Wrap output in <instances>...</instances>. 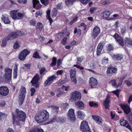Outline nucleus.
<instances>
[{"label": "nucleus", "mask_w": 132, "mask_h": 132, "mask_svg": "<svg viewBox=\"0 0 132 132\" xmlns=\"http://www.w3.org/2000/svg\"><path fill=\"white\" fill-rule=\"evenodd\" d=\"M49 116V113L46 110H43L35 115V118L37 123H40L47 120Z\"/></svg>", "instance_id": "1"}, {"label": "nucleus", "mask_w": 132, "mask_h": 132, "mask_svg": "<svg viewBox=\"0 0 132 132\" xmlns=\"http://www.w3.org/2000/svg\"><path fill=\"white\" fill-rule=\"evenodd\" d=\"M15 111V117L20 121H24L26 117L25 113L23 111L20 110L19 109H16Z\"/></svg>", "instance_id": "2"}, {"label": "nucleus", "mask_w": 132, "mask_h": 132, "mask_svg": "<svg viewBox=\"0 0 132 132\" xmlns=\"http://www.w3.org/2000/svg\"><path fill=\"white\" fill-rule=\"evenodd\" d=\"M26 93V89L24 86H21L20 90L19 95V104L21 105L23 103Z\"/></svg>", "instance_id": "3"}, {"label": "nucleus", "mask_w": 132, "mask_h": 132, "mask_svg": "<svg viewBox=\"0 0 132 132\" xmlns=\"http://www.w3.org/2000/svg\"><path fill=\"white\" fill-rule=\"evenodd\" d=\"M24 34V32L23 31H13L10 32L6 37L8 40H10L16 39L18 36H23Z\"/></svg>", "instance_id": "4"}, {"label": "nucleus", "mask_w": 132, "mask_h": 132, "mask_svg": "<svg viewBox=\"0 0 132 132\" xmlns=\"http://www.w3.org/2000/svg\"><path fill=\"white\" fill-rule=\"evenodd\" d=\"M10 15L12 18L14 20L22 19L24 17L25 13L20 12L17 13L16 11H11Z\"/></svg>", "instance_id": "5"}, {"label": "nucleus", "mask_w": 132, "mask_h": 132, "mask_svg": "<svg viewBox=\"0 0 132 132\" xmlns=\"http://www.w3.org/2000/svg\"><path fill=\"white\" fill-rule=\"evenodd\" d=\"M40 80L39 76L37 73H36L33 77L30 83L31 84L32 86L36 88L39 87V83L38 81Z\"/></svg>", "instance_id": "6"}, {"label": "nucleus", "mask_w": 132, "mask_h": 132, "mask_svg": "<svg viewBox=\"0 0 132 132\" xmlns=\"http://www.w3.org/2000/svg\"><path fill=\"white\" fill-rule=\"evenodd\" d=\"M30 52V51L27 49L23 50L19 53L18 56V59L21 61L24 60Z\"/></svg>", "instance_id": "7"}, {"label": "nucleus", "mask_w": 132, "mask_h": 132, "mask_svg": "<svg viewBox=\"0 0 132 132\" xmlns=\"http://www.w3.org/2000/svg\"><path fill=\"white\" fill-rule=\"evenodd\" d=\"M80 129L83 132H91L88 123L86 121L81 122Z\"/></svg>", "instance_id": "8"}, {"label": "nucleus", "mask_w": 132, "mask_h": 132, "mask_svg": "<svg viewBox=\"0 0 132 132\" xmlns=\"http://www.w3.org/2000/svg\"><path fill=\"white\" fill-rule=\"evenodd\" d=\"M117 69L116 67L111 66L108 67L106 71V73L108 76L109 77L112 76L116 74L117 71Z\"/></svg>", "instance_id": "9"}, {"label": "nucleus", "mask_w": 132, "mask_h": 132, "mask_svg": "<svg viewBox=\"0 0 132 132\" xmlns=\"http://www.w3.org/2000/svg\"><path fill=\"white\" fill-rule=\"evenodd\" d=\"M66 121V118L65 117L56 116L54 117L50 122L51 123L56 122L57 123H63L65 122Z\"/></svg>", "instance_id": "10"}, {"label": "nucleus", "mask_w": 132, "mask_h": 132, "mask_svg": "<svg viewBox=\"0 0 132 132\" xmlns=\"http://www.w3.org/2000/svg\"><path fill=\"white\" fill-rule=\"evenodd\" d=\"M113 37L115 39L116 41L118 43L119 45L123 47L124 46L123 40L122 38L119 36L117 33H116L113 36Z\"/></svg>", "instance_id": "11"}, {"label": "nucleus", "mask_w": 132, "mask_h": 132, "mask_svg": "<svg viewBox=\"0 0 132 132\" xmlns=\"http://www.w3.org/2000/svg\"><path fill=\"white\" fill-rule=\"evenodd\" d=\"M71 95V99L73 101H75L78 100H80L81 99V93L78 91L72 92Z\"/></svg>", "instance_id": "12"}, {"label": "nucleus", "mask_w": 132, "mask_h": 132, "mask_svg": "<svg viewBox=\"0 0 132 132\" xmlns=\"http://www.w3.org/2000/svg\"><path fill=\"white\" fill-rule=\"evenodd\" d=\"M9 90L8 88L4 86L0 87V95L5 96L8 94Z\"/></svg>", "instance_id": "13"}, {"label": "nucleus", "mask_w": 132, "mask_h": 132, "mask_svg": "<svg viewBox=\"0 0 132 132\" xmlns=\"http://www.w3.org/2000/svg\"><path fill=\"white\" fill-rule=\"evenodd\" d=\"M56 76L55 75H52V76L48 78L46 81H45L44 85L45 86L50 85L51 84L56 78Z\"/></svg>", "instance_id": "14"}, {"label": "nucleus", "mask_w": 132, "mask_h": 132, "mask_svg": "<svg viewBox=\"0 0 132 132\" xmlns=\"http://www.w3.org/2000/svg\"><path fill=\"white\" fill-rule=\"evenodd\" d=\"M100 29L98 26H96L94 27L92 35L94 39H95L100 33Z\"/></svg>", "instance_id": "15"}, {"label": "nucleus", "mask_w": 132, "mask_h": 132, "mask_svg": "<svg viewBox=\"0 0 132 132\" xmlns=\"http://www.w3.org/2000/svg\"><path fill=\"white\" fill-rule=\"evenodd\" d=\"M120 123L121 126L126 127L130 131L132 130L131 127L126 120L121 119L120 120Z\"/></svg>", "instance_id": "16"}, {"label": "nucleus", "mask_w": 132, "mask_h": 132, "mask_svg": "<svg viewBox=\"0 0 132 132\" xmlns=\"http://www.w3.org/2000/svg\"><path fill=\"white\" fill-rule=\"evenodd\" d=\"M68 116L69 117V119L71 121L74 122L75 121L76 118L74 110L73 109H69L68 113Z\"/></svg>", "instance_id": "17"}, {"label": "nucleus", "mask_w": 132, "mask_h": 132, "mask_svg": "<svg viewBox=\"0 0 132 132\" xmlns=\"http://www.w3.org/2000/svg\"><path fill=\"white\" fill-rule=\"evenodd\" d=\"M120 106L123 110L124 113L128 114L131 112L130 107L127 104H121Z\"/></svg>", "instance_id": "18"}, {"label": "nucleus", "mask_w": 132, "mask_h": 132, "mask_svg": "<svg viewBox=\"0 0 132 132\" xmlns=\"http://www.w3.org/2000/svg\"><path fill=\"white\" fill-rule=\"evenodd\" d=\"M104 46V42L103 41H101L98 44L97 47L96 55L99 56L101 53Z\"/></svg>", "instance_id": "19"}, {"label": "nucleus", "mask_w": 132, "mask_h": 132, "mask_svg": "<svg viewBox=\"0 0 132 132\" xmlns=\"http://www.w3.org/2000/svg\"><path fill=\"white\" fill-rule=\"evenodd\" d=\"M97 79L93 77H91L89 80V84L91 88H95V86L97 84Z\"/></svg>", "instance_id": "20"}, {"label": "nucleus", "mask_w": 132, "mask_h": 132, "mask_svg": "<svg viewBox=\"0 0 132 132\" xmlns=\"http://www.w3.org/2000/svg\"><path fill=\"white\" fill-rule=\"evenodd\" d=\"M70 76L72 81L75 84H77V82L75 76L76 71L75 70L71 69L70 71Z\"/></svg>", "instance_id": "21"}, {"label": "nucleus", "mask_w": 132, "mask_h": 132, "mask_svg": "<svg viewBox=\"0 0 132 132\" xmlns=\"http://www.w3.org/2000/svg\"><path fill=\"white\" fill-rule=\"evenodd\" d=\"M110 98V96L107 95L106 99L103 102V105L106 109H109V107L111 101Z\"/></svg>", "instance_id": "22"}, {"label": "nucleus", "mask_w": 132, "mask_h": 132, "mask_svg": "<svg viewBox=\"0 0 132 132\" xmlns=\"http://www.w3.org/2000/svg\"><path fill=\"white\" fill-rule=\"evenodd\" d=\"M1 19L5 24H10L11 22L9 18V15L6 14L3 15L2 17L1 18Z\"/></svg>", "instance_id": "23"}, {"label": "nucleus", "mask_w": 132, "mask_h": 132, "mask_svg": "<svg viewBox=\"0 0 132 132\" xmlns=\"http://www.w3.org/2000/svg\"><path fill=\"white\" fill-rule=\"evenodd\" d=\"M33 7L36 9H39L41 8L42 5L38 0H32Z\"/></svg>", "instance_id": "24"}, {"label": "nucleus", "mask_w": 132, "mask_h": 132, "mask_svg": "<svg viewBox=\"0 0 132 132\" xmlns=\"http://www.w3.org/2000/svg\"><path fill=\"white\" fill-rule=\"evenodd\" d=\"M12 74H7V73H5L4 75V78L6 82L9 83L11 80Z\"/></svg>", "instance_id": "25"}, {"label": "nucleus", "mask_w": 132, "mask_h": 132, "mask_svg": "<svg viewBox=\"0 0 132 132\" xmlns=\"http://www.w3.org/2000/svg\"><path fill=\"white\" fill-rule=\"evenodd\" d=\"M29 132H44V131L41 127H36L30 129Z\"/></svg>", "instance_id": "26"}, {"label": "nucleus", "mask_w": 132, "mask_h": 132, "mask_svg": "<svg viewBox=\"0 0 132 132\" xmlns=\"http://www.w3.org/2000/svg\"><path fill=\"white\" fill-rule=\"evenodd\" d=\"M75 105L79 109L81 110L84 108V104L83 102L78 101L76 103Z\"/></svg>", "instance_id": "27"}, {"label": "nucleus", "mask_w": 132, "mask_h": 132, "mask_svg": "<svg viewBox=\"0 0 132 132\" xmlns=\"http://www.w3.org/2000/svg\"><path fill=\"white\" fill-rule=\"evenodd\" d=\"M92 118L98 123L101 124L102 123V119L99 116L94 115L92 116Z\"/></svg>", "instance_id": "28"}, {"label": "nucleus", "mask_w": 132, "mask_h": 132, "mask_svg": "<svg viewBox=\"0 0 132 132\" xmlns=\"http://www.w3.org/2000/svg\"><path fill=\"white\" fill-rule=\"evenodd\" d=\"M77 115L78 118L81 120L84 119L85 117V115L84 112L80 111H78L77 112Z\"/></svg>", "instance_id": "29"}, {"label": "nucleus", "mask_w": 132, "mask_h": 132, "mask_svg": "<svg viewBox=\"0 0 132 132\" xmlns=\"http://www.w3.org/2000/svg\"><path fill=\"white\" fill-rule=\"evenodd\" d=\"M111 14L110 12L108 10L104 11L101 14V15L104 18H107L109 17Z\"/></svg>", "instance_id": "30"}, {"label": "nucleus", "mask_w": 132, "mask_h": 132, "mask_svg": "<svg viewBox=\"0 0 132 132\" xmlns=\"http://www.w3.org/2000/svg\"><path fill=\"white\" fill-rule=\"evenodd\" d=\"M125 45L128 47L132 46V41L128 38L125 39Z\"/></svg>", "instance_id": "31"}, {"label": "nucleus", "mask_w": 132, "mask_h": 132, "mask_svg": "<svg viewBox=\"0 0 132 132\" xmlns=\"http://www.w3.org/2000/svg\"><path fill=\"white\" fill-rule=\"evenodd\" d=\"M113 58L114 59H116L117 60H121L123 58V56L121 54H114L113 56Z\"/></svg>", "instance_id": "32"}, {"label": "nucleus", "mask_w": 132, "mask_h": 132, "mask_svg": "<svg viewBox=\"0 0 132 132\" xmlns=\"http://www.w3.org/2000/svg\"><path fill=\"white\" fill-rule=\"evenodd\" d=\"M43 24L42 23L38 22L37 23L36 28L37 30L41 31L43 29Z\"/></svg>", "instance_id": "33"}, {"label": "nucleus", "mask_w": 132, "mask_h": 132, "mask_svg": "<svg viewBox=\"0 0 132 132\" xmlns=\"http://www.w3.org/2000/svg\"><path fill=\"white\" fill-rule=\"evenodd\" d=\"M17 69L18 65L16 64H15L14 65L13 69V78L14 79H15L17 78Z\"/></svg>", "instance_id": "34"}, {"label": "nucleus", "mask_w": 132, "mask_h": 132, "mask_svg": "<svg viewBox=\"0 0 132 132\" xmlns=\"http://www.w3.org/2000/svg\"><path fill=\"white\" fill-rule=\"evenodd\" d=\"M113 44H109L107 45V46L106 47V49L107 51L110 52L111 51H113L114 49V46Z\"/></svg>", "instance_id": "35"}, {"label": "nucleus", "mask_w": 132, "mask_h": 132, "mask_svg": "<svg viewBox=\"0 0 132 132\" xmlns=\"http://www.w3.org/2000/svg\"><path fill=\"white\" fill-rule=\"evenodd\" d=\"M9 40H8V38L6 37L4 38L2 40V42L1 45V47H5L7 43L6 42Z\"/></svg>", "instance_id": "36"}, {"label": "nucleus", "mask_w": 132, "mask_h": 132, "mask_svg": "<svg viewBox=\"0 0 132 132\" xmlns=\"http://www.w3.org/2000/svg\"><path fill=\"white\" fill-rule=\"evenodd\" d=\"M76 1V0H66L65 3L67 6H68L69 5H73Z\"/></svg>", "instance_id": "37"}, {"label": "nucleus", "mask_w": 132, "mask_h": 132, "mask_svg": "<svg viewBox=\"0 0 132 132\" xmlns=\"http://www.w3.org/2000/svg\"><path fill=\"white\" fill-rule=\"evenodd\" d=\"M52 16L53 18H54L56 16L57 13V11L56 8H54L52 11Z\"/></svg>", "instance_id": "38"}, {"label": "nucleus", "mask_w": 132, "mask_h": 132, "mask_svg": "<svg viewBox=\"0 0 132 132\" xmlns=\"http://www.w3.org/2000/svg\"><path fill=\"white\" fill-rule=\"evenodd\" d=\"M32 57L36 59H39L41 58V57L39 56V54L37 51L35 52L34 53Z\"/></svg>", "instance_id": "39"}, {"label": "nucleus", "mask_w": 132, "mask_h": 132, "mask_svg": "<svg viewBox=\"0 0 132 132\" xmlns=\"http://www.w3.org/2000/svg\"><path fill=\"white\" fill-rule=\"evenodd\" d=\"M16 118L15 117V116L13 115L12 118L13 124H14L15 123L16 125H19L20 124L19 121H20L18 119V120L16 121L15 119Z\"/></svg>", "instance_id": "40"}, {"label": "nucleus", "mask_w": 132, "mask_h": 132, "mask_svg": "<svg viewBox=\"0 0 132 132\" xmlns=\"http://www.w3.org/2000/svg\"><path fill=\"white\" fill-rule=\"evenodd\" d=\"M56 58L55 57H53L52 60V62L50 64V66L52 67H53L55 66L56 64Z\"/></svg>", "instance_id": "41"}, {"label": "nucleus", "mask_w": 132, "mask_h": 132, "mask_svg": "<svg viewBox=\"0 0 132 132\" xmlns=\"http://www.w3.org/2000/svg\"><path fill=\"white\" fill-rule=\"evenodd\" d=\"M41 3L47 6L49 3L50 0H40Z\"/></svg>", "instance_id": "42"}, {"label": "nucleus", "mask_w": 132, "mask_h": 132, "mask_svg": "<svg viewBox=\"0 0 132 132\" xmlns=\"http://www.w3.org/2000/svg\"><path fill=\"white\" fill-rule=\"evenodd\" d=\"M89 106L90 107L97 108L98 106V104L93 102H90L89 103Z\"/></svg>", "instance_id": "43"}, {"label": "nucleus", "mask_w": 132, "mask_h": 132, "mask_svg": "<svg viewBox=\"0 0 132 132\" xmlns=\"http://www.w3.org/2000/svg\"><path fill=\"white\" fill-rule=\"evenodd\" d=\"M5 73L12 75V69L8 68H6L4 69Z\"/></svg>", "instance_id": "44"}, {"label": "nucleus", "mask_w": 132, "mask_h": 132, "mask_svg": "<svg viewBox=\"0 0 132 132\" xmlns=\"http://www.w3.org/2000/svg\"><path fill=\"white\" fill-rule=\"evenodd\" d=\"M31 63L27 64L25 63L23 65V69H26L28 70H29L30 69L31 66Z\"/></svg>", "instance_id": "45"}, {"label": "nucleus", "mask_w": 132, "mask_h": 132, "mask_svg": "<svg viewBox=\"0 0 132 132\" xmlns=\"http://www.w3.org/2000/svg\"><path fill=\"white\" fill-rule=\"evenodd\" d=\"M30 25L31 26H35L36 24V21L34 19H32L30 20L29 21Z\"/></svg>", "instance_id": "46"}, {"label": "nucleus", "mask_w": 132, "mask_h": 132, "mask_svg": "<svg viewBox=\"0 0 132 132\" xmlns=\"http://www.w3.org/2000/svg\"><path fill=\"white\" fill-rule=\"evenodd\" d=\"M63 35L60 33V32H59L57 35L56 39L59 40H60L63 37Z\"/></svg>", "instance_id": "47"}, {"label": "nucleus", "mask_w": 132, "mask_h": 132, "mask_svg": "<svg viewBox=\"0 0 132 132\" xmlns=\"http://www.w3.org/2000/svg\"><path fill=\"white\" fill-rule=\"evenodd\" d=\"M62 2L59 3L56 5V8L60 10L63 9V6L62 5Z\"/></svg>", "instance_id": "48"}, {"label": "nucleus", "mask_w": 132, "mask_h": 132, "mask_svg": "<svg viewBox=\"0 0 132 132\" xmlns=\"http://www.w3.org/2000/svg\"><path fill=\"white\" fill-rule=\"evenodd\" d=\"M81 29H78H78L77 28H75L74 32V33L75 34L77 33V34H79V35H81Z\"/></svg>", "instance_id": "49"}, {"label": "nucleus", "mask_w": 132, "mask_h": 132, "mask_svg": "<svg viewBox=\"0 0 132 132\" xmlns=\"http://www.w3.org/2000/svg\"><path fill=\"white\" fill-rule=\"evenodd\" d=\"M30 91L31 92L30 95L32 96L34 95L36 90L35 88L32 87L30 88Z\"/></svg>", "instance_id": "50"}, {"label": "nucleus", "mask_w": 132, "mask_h": 132, "mask_svg": "<svg viewBox=\"0 0 132 132\" xmlns=\"http://www.w3.org/2000/svg\"><path fill=\"white\" fill-rule=\"evenodd\" d=\"M67 37H65L62 40L61 43L63 45H65L67 43Z\"/></svg>", "instance_id": "51"}, {"label": "nucleus", "mask_w": 132, "mask_h": 132, "mask_svg": "<svg viewBox=\"0 0 132 132\" xmlns=\"http://www.w3.org/2000/svg\"><path fill=\"white\" fill-rule=\"evenodd\" d=\"M45 69L44 68H41L39 70L40 75H42V74H43V75L45 74V73H44L45 72Z\"/></svg>", "instance_id": "52"}, {"label": "nucleus", "mask_w": 132, "mask_h": 132, "mask_svg": "<svg viewBox=\"0 0 132 132\" xmlns=\"http://www.w3.org/2000/svg\"><path fill=\"white\" fill-rule=\"evenodd\" d=\"M128 120L129 123L131 124H132V114L130 113L128 114Z\"/></svg>", "instance_id": "53"}, {"label": "nucleus", "mask_w": 132, "mask_h": 132, "mask_svg": "<svg viewBox=\"0 0 132 132\" xmlns=\"http://www.w3.org/2000/svg\"><path fill=\"white\" fill-rule=\"evenodd\" d=\"M120 90L118 89L117 90H115L112 92V93L116 95L118 97H119Z\"/></svg>", "instance_id": "54"}, {"label": "nucleus", "mask_w": 132, "mask_h": 132, "mask_svg": "<svg viewBox=\"0 0 132 132\" xmlns=\"http://www.w3.org/2000/svg\"><path fill=\"white\" fill-rule=\"evenodd\" d=\"M81 26L83 27H84V30H85L87 28V26L84 23H81L80 25L78 26V27L80 28Z\"/></svg>", "instance_id": "55"}, {"label": "nucleus", "mask_w": 132, "mask_h": 132, "mask_svg": "<svg viewBox=\"0 0 132 132\" xmlns=\"http://www.w3.org/2000/svg\"><path fill=\"white\" fill-rule=\"evenodd\" d=\"M20 47L19 45L17 42L15 43L13 47L14 49H16L19 48Z\"/></svg>", "instance_id": "56"}, {"label": "nucleus", "mask_w": 132, "mask_h": 132, "mask_svg": "<svg viewBox=\"0 0 132 132\" xmlns=\"http://www.w3.org/2000/svg\"><path fill=\"white\" fill-rule=\"evenodd\" d=\"M70 86H65L64 85H63L61 87V88L64 90L65 91H67L69 88Z\"/></svg>", "instance_id": "57"}, {"label": "nucleus", "mask_w": 132, "mask_h": 132, "mask_svg": "<svg viewBox=\"0 0 132 132\" xmlns=\"http://www.w3.org/2000/svg\"><path fill=\"white\" fill-rule=\"evenodd\" d=\"M110 82L112 84V86L116 87L117 84L116 82V80H111L110 81Z\"/></svg>", "instance_id": "58"}, {"label": "nucleus", "mask_w": 132, "mask_h": 132, "mask_svg": "<svg viewBox=\"0 0 132 132\" xmlns=\"http://www.w3.org/2000/svg\"><path fill=\"white\" fill-rule=\"evenodd\" d=\"M126 27H124L121 29V31L122 35H124L125 34L126 32Z\"/></svg>", "instance_id": "59"}, {"label": "nucleus", "mask_w": 132, "mask_h": 132, "mask_svg": "<svg viewBox=\"0 0 132 132\" xmlns=\"http://www.w3.org/2000/svg\"><path fill=\"white\" fill-rule=\"evenodd\" d=\"M5 117L6 116L4 113L0 112V119H2Z\"/></svg>", "instance_id": "60"}, {"label": "nucleus", "mask_w": 132, "mask_h": 132, "mask_svg": "<svg viewBox=\"0 0 132 132\" xmlns=\"http://www.w3.org/2000/svg\"><path fill=\"white\" fill-rule=\"evenodd\" d=\"M90 0H79L80 2L83 4H87Z\"/></svg>", "instance_id": "61"}, {"label": "nucleus", "mask_w": 132, "mask_h": 132, "mask_svg": "<svg viewBox=\"0 0 132 132\" xmlns=\"http://www.w3.org/2000/svg\"><path fill=\"white\" fill-rule=\"evenodd\" d=\"M96 7H92L91 8L89 12L91 14H93L94 11L96 10Z\"/></svg>", "instance_id": "62"}, {"label": "nucleus", "mask_w": 132, "mask_h": 132, "mask_svg": "<svg viewBox=\"0 0 132 132\" xmlns=\"http://www.w3.org/2000/svg\"><path fill=\"white\" fill-rule=\"evenodd\" d=\"M125 83H126V85L128 86H130L132 85V83L128 80H125L124 81Z\"/></svg>", "instance_id": "63"}, {"label": "nucleus", "mask_w": 132, "mask_h": 132, "mask_svg": "<svg viewBox=\"0 0 132 132\" xmlns=\"http://www.w3.org/2000/svg\"><path fill=\"white\" fill-rule=\"evenodd\" d=\"M69 105L68 103H63L62 105L63 108L65 109L68 107Z\"/></svg>", "instance_id": "64"}]
</instances>
